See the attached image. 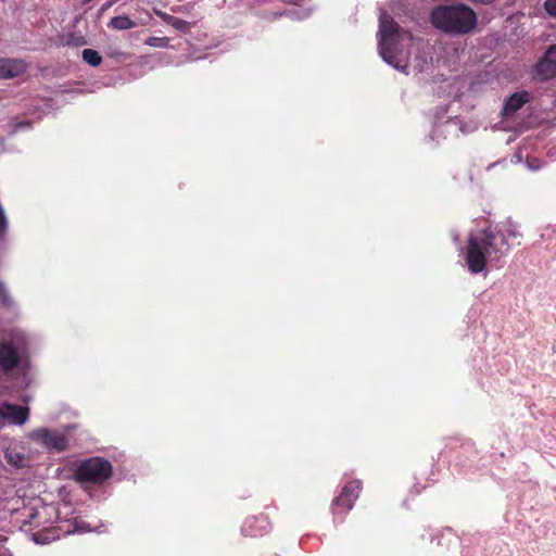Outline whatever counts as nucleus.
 Instances as JSON below:
<instances>
[{
  "label": "nucleus",
  "instance_id": "20",
  "mask_svg": "<svg viewBox=\"0 0 556 556\" xmlns=\"http://www.w3.org/2000/svg\"><path fill=\"white\" fill-rule=\"evenodd\" d=\"M544 8L551 16L556 17V0H545Z\"/></svg>",
  "mask_w": 556,
  "mask_h": 556
},
{
  "label": "nucleus",
  "instance_id": "23",
  "mask_svg": "<svg viewBox=\"0 0 556 556\" xmlns=\"http://www.w3.org/2000/svg\"><path fill=\"white\" fill-rule=\"evenodd\" d=\"M0 556H13L9 551L0 548Z\"/></svg>",
  "mask_w": 556,
  "mask_h": 556
},
{
  "label": "nucleus",
  "instance_id": "1",
  "mask_svg": "<svg viewBox=\"0 0 556 556\" xmlns=\"http://www.w3.org/2000/svg\"><path fill=\"white\" fill-rule=\"evenodd\" d=\"M377 36L380 56L395 70L408 74L410 66L416 72H422L428 67L431 52L426 45L400 27L383 10L379 15Z\"/></svg>",
  "mask_w": 556,
  "mask_h": 556
},
{
  "label": "nucleus",
  "instance_id": "10",
  "mask_svg": "<svg viewBox=\"0 0 556 556\" xmlns=\"http://www.w3.org/2000/svg\"><path fill=\"white\" fill-rule=\"evenodd\" d=\"M535 72L542 79L556 77V46L551 47L535 66Z\"/></svg>",
  "mask_w": 556,
  "mask_h": 556
},
{
  "label": "nucleus",
  "instance_id": "2",
  "mask_svg": "<svg viewBox=\"0 0 556 556\" xmlns=\"http://www.w3.org/2000/svg\"><path fill=\"white\" fill-rule=\"evenodd\" d=\"M20 515L24 526L37 529L33 540L38 544H48L62 535L93 530L87 522L77 518L61 520L59 507L54 504H45L40 500H36L33 506L24 507Z\"/></svg>",
  "mask_w": 556,
  "mask_h": 556
},
{
  "label": "nucleus",
  "instance_id": "21",
  "mask_svg": "<svg viewBox=\"0 0 556 556\" xmlns=\"http://www.w3.org/2000/svg\"><path fill=\"white\" fill-rule=\"evenodd\" d=\"M528 167L532 170H538L541 168V164L539 163V161L534 160V161H528Z\"/></svg>",
  "mask_w": 556,
  "mask_h": 556
},
{
  "label": "nucleus",
  "instance_id": "17",
  "mask_svg": "<svg viewBox=\"0 0 556 556\" xmlns=\"http://www.w3.org/2000/svg\"><path fill=\"white\" fill-rule=\"evenodd\" d=\"M81 55L83 60L91 66H98L102 62L101 55L98 53V51L92 49L83 50Z\"/></svg>",
  "mask_w": 556,
  "mask_h": 556
},
{
  "label": "nucleus",
  "instance_id": "12",
  "mask_svg": "<svg viewBox=\"0 0 556 556\" xmlns=\"http://www.w3.org/2000/svg\"><path fill=\"white\" fill-rule=\"evenodd\" d=\"M268 528H269V522H268L267 518L264 516H258V517L248 518L244 521L241 530L244 535L258 536V535H263L264 533H266Z\"/></svg>",
  "mask_w": 556,
  "mask_h": 556
},
{
  "label": "nucleus",
  "instance_id": "22",
  "mask_svg": "<svg viewBox=\"0 0 556 556\" xmlns=\"http://www.w3.org/2000/svg\"><path fill=\"white\" fill-rule=\"evenodd\" d=\"M160 16L168 25H169V18H174L175 17V16L166 14V13H161Z\"/></svg>",
  "mask_w": 556,
  "mask_h": 556
},
{
  "label": "nucleus",
  "instance_id": "15",
  "mask_svg": "<svg viewBox=\"0 0 556 556\" xmlns=\"http://www.w3.org/2000/svg\"><path fill=\"white\" fill-rule=\"evenodd\" d=\"M109 26L116 30H128L136 27V23L127 15H118L111 18Z\"/></svg>",
  "mask_w": 556,
  "mask_h": 556
},
{
  "label": "nucleus",
  "instance_id": "9",
  "mask_svg": "<svg viewBox=\"0 0 556 556\" xmlns=\"http://www.w3.org/2000/svg\"><path fill=\"white\" fill-rule=\"evenodd\" d=\"M361 491L359 481H351L345 484L338 497L334 498L333 507H343L345 511L353 507L355 500L358 497Z\"/></svg>",
  "mask_w": 556,
  "mask_h": 556
},
{
  "label": "nucleus",
  "instance_id": "6",
  "mask_svg": "<svg viewBox=\"0 0 556 556\" xmlns=\"http://www.w3.org/2000/svg\"><path fill=\"white\" fill-rule=\"evenodd\" d=\"M5 463L14 469H25L31 464V455L27 445L17 440H9L1 446Z\"/></svg>",
  "mask_w": 556,
  "mask_h": 556
},
{
  "label": "nucleus",
  "instance_id": "16",
  "mask_svg": "<svg viewBox=\"0 0 556 556\" xmlns=\"http://www.w3.org/2000/svg\"><path fill=\"white\" fill-rule=\"evenodd\" d=\"M0 303L7 309H12L15 307L14 300L12 299L8 287L1 280H0Z\"/></svg>",
  "mask_w": 556,
  "mask_h": 556
},
{
  "label": "nucleus",
  "instance_id": "3",
  "mask_svg": "<svg viewBox=\"0 0 556 556\" xmlns=\"http://www.w3.org/2000/svg\"><path fill=\"white\" fill-rule=\"evenodd\" d=\"M518 227L508 223L504 230L484 229L479 235H470L466 248V262L473 274L484 270L486 263H497L509 251L507 238L519 237Z\"/></svg>",
  "mask_w": 556,
  "mask_h": 556
},
{
  "label": "nucleus",
  "instance_id": "7",
  "mask_svg": "<svg viewBox=\"0 0 556 556\" xmlns=\"http://www.w3.org/2000/svg\"><path fill=\"white\" fill-rule=\"evenodd\" d=\"M28 438L42 444L46 448L55 452H62L67 447L68 440L66 435L59 431H52L47 428H39L28 433Z\"/></svg>",
  "mask_w": 556,
  "mask_h": 556
},
{
  "label": "nucleus",
  "instance_id": "14",
  "mask_svg": "<svg viewBox=\"0 0 556 556\" xmlns=\"http://www.w3.org/2000/svg\"><path fill=\"white\" fill-rule=\"evenodd\" d=\"M17 362L18 356L13 345L10 343L0 344V366L4 370H11L17 365Z\"/></svg>",
  "mask_w": 556,
  "mask_h": 556
},
{
  "label": "nucleus",
  "instance_id": "13",
  "mask_svg": "<svg viewBox=\"0 0 556 556\" xmlns=\"http://www.w3.org/2000/svg\"><path fill=\"white\" fill-rule=\"evenodd\" d=\"M529 100L530 96L527 91L515 92L505 101L503 115L505 117L514 115L519 109L529 102Z\"/></svg>",
  "mask_w": 556,
  "mask_h": 556
},
{
  "label": "nucleus",
  "instance_id": "19",
  "mask_svg": "<svg viewBox=\"0 0 556 556\" xmlns=\"http://www.w3.org/2000/svg\"><path fill=\"white\" fill-rule=\"evenodd\" d=\"M169 25L182 33H187L191 26L189 22L176 16L174 18H169Z\"/></svg>",
  "mask_w": 556,
  "mask_h": 556
},
{
  "label": "nucleus",
  "instance_id": "5",
  "mask_svg": "<svg viewBox=\"0 0 556 556\" xmlns=\"http://www.w3.org/2000/svg\"><path fill=\"white\" fill-rule=\"evenodd\" d=\"M75 475L79 481L102 483L112 475V465L102 457H91L79 464Z\"/></svg>",
  "mask_w": 556,
  "mask_h": 556
},
{
  "label": "nucleus",
  "instance_id": "11",
  "mask_svg": "<svg viewBox=\"0 0 556 556\" xmlns=\"http://www.w3.org/2000/svg\"><path fill=\"white\" fill-rule=\"evenodd\" d=\"M26 71V64L21 59H0V78L9 79L22 75Z\"/></svg>",
  "mask_w": 556,
  "mask_h": 556
},
{
  "label": "nucleus",
  "instance_id": "18",
  "mask_svg": "<svg viewBox=\"0 0 556 556\" xmlns=\"http://www.w3.org/2000/svg\"><path fill=\"white\" fill-rule=\"evenodd\" d=\"M146 45L154 48H166L169 45V39L167 37H149Z\"/></svg>",
  "mask_w": 556,
  "mask_h": 556
},
{
  "label": "nucleus",
  "instance_id": "8",
  "mask_svg": "<svg viewBox=\"0 0 556 556\" xmlns=\"http://www.w3.org/2000/svg\"><path fill=\"white\" fill-rule=\"evenodd\" d=\"M28 419V408L10 403H3L0 406V420L2 426L8 422L11 425H24Z\"/></svg>",
  "mask_w": 556,
  "mask_h": 556
},
{
  "label": "nucleus",
  "instance_id": "4",
  "mask_svg": "<svg viewBox=\"0 0 556 556\" xmlns=\"http://www.w3.org/2000/svg\"><path fill=\"white\" fill-rule=\"evenodd\" d=\"M432 25L448 35H465L477 26V15L468 5H439L431 12Z\"/></svg>",
  "mask_w": 556,
  "mask_h": 556
}]
</instances>
